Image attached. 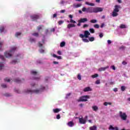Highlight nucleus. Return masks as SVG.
Instances as JSON below:
<instances>
[{
	"label": "nucleus",
	"instance_id": "19",
	"mask_svg": "<svg viewBox=\"0 0 130 130\" xmlns=\"http://www.w3.org/2000/svg\"><path fill=\"white\" fill-rule=\"evenodd\" d=\"M5 67V63L0 62V71H2L3 70V68Z\"/></svg>",
	"mask_w": 130,
	"mask_h": 130
},
{
	"label": "nucleus",
	"instance_id": "44",
	"mask_svg": "<svg viewBox=\"0 0 130 130\" xmlns=\"http://www.w3.org/2000/svg\"><path fill=\"white\" fill-rule=\"evenodd\" d=\"M4 81H5V82H10V79H8V78H5V79H4Z\"/></svg>",
	"mask_w": 130,
	"mask_h": 130
},
{
	"label": "nucleus",
	"instance_id": "1",
	"mask_svg": "<svg viewBox=\"0 0 130 130\" xmlns=\"http://www.w3.org/2000/svg\"><path fill=\"white\" fill-rule=\"evenodd\" d=\"M16 49H17V47H13L12 48H11V50H10L9 51H7L5 53V56H6V57H7V58H9V57H11L12 53H13V52H15V51H16Z\"/></svg>",
	"mask_w": 130,
	"mask_h": 130
},
{
	"label": "nucleus",
	"instance_id": "59",
	"mask_svg": "<svg viewBox=\"0 0 130 130\" xmlns=\"http://www.w3.org/2000/svg\"><path fill=\"white\" fill-rule=\"evenodd\" d=\"M66 12V10H62L60 11V13H65Z\"/></svg>",
	"mask_w": 130,
	"mask_h": 130
},
{
	"label": "nucleus",
	"instance_id": "20",
	"mask_svg": "<svg viewBox=\"0 0 130 130\" xmlns=\"http://www.w3.org/2000/svg\"><path fill=\"white\" fill-rule=\"evenodd\" d=\"M14 82L15 83H22V81H21L19 78L15 79Z\"/></svg>",
	"mask_w": 130,
	"mask_h": 130
},
{
	"label": "nucleus",
	"instance_id": "25",
	"mask_svg": "<svg viewBox=\"0 0 130 130\" xmlns=\"http://www.w3.org/2000/svg\"><path fill=\"white\" fill-rule=\"evenodd\" d=\"M85 5H87L88 6H91V7H94V6H95V5L93 3H90L89 2H85Z\"/></svg>",
	"mask_w": 130,
	"mask_h": 130
},
{
	"label": "nucleus",
	"instance_id": "37",
	"mask_svg": "<svg viewBox=\"0 0 130 130\" xmlns=\"http://www.w3.org/2000/svg\"><path fill=\"white\" fill-rule=\"evenodd\" d=\"M89 31L90 32V33H95V30L93 29V28H90L89 29Z\"/></svg>",
	"mask_w": 130,
	"mask_h": 130
},
{
	"label": "nucleus",
	"instance_id": "27",
	"mask_svg": "<svg viewBox=\"0 0 130 130\" xmlns=\"http://www.w3.org/2000/svg\"><path fill=\"white\" fill-rule=\"evenodd\" d=\"M99 76V75L98 74H95L93 75H91V78H92V79H95V78H97Z\"/></svg>",
	"mask_w": 130,
	"mask_h": 130
},
{
	"label": "nucleus",
	"instance_id": "4",
	"mask_svg": "<svg viewBox=\"0 0 130 130\" xmlns=\"http://www.w3.org/2000/svg\"><path fill=\"white\" fill-rule=\"evenodd\" d=\"M82 12H86V13H94V8L89 7L86 8L83 7L82 9Z\"/></svg>",
	"mask_w": 130,
	"mask_h": 130
},
{
	"label": "nucleus",
	"instance_id": "64",
	"mask_svg": "<svg viewBox=\"0 0 130 130\" xmlns=\"http://www.w3.org/2000/svg\"><path fill=\"white\" fill-rule=\"evenodd\" d=\"M113 130H118V127H114Z\"/></svg>",
	"mask_w": 130,
	"mask_h": 130
},
{
	"label": "nucleus",
	"instance_id": "11",
	"mask_svg": "<svg viewBox=\"0 0 130 130\" xmlns=\"http://www.w3.org/2000/svg\"><path fill=\"white\" fill-rule=\"evenodd\" d=\"M80 23H86V22H88V19L86 18H80L79 19Z\"/></svg>",
	"mask_w": 130,
	"mask_h": 130
},
{
	"label": "nucleus",
	"instance_id": "48",
	"mask_svg": "<svg viewBox=\"0 0 130 130\" xmlns=\"http://www.w3.org/2000/svg\"><path fill=\"white\" fill-rule=\"evenodd\" d=\"M109 129L113 130L114 129V127H113V126L111 125L109 126Z\"/></svg>",
	"mask_w": 130,
	"mask_h": 130
},
{
	"label": "nucleus",
	"instance_id": "2",
	"mask_svg": "<svg viewBox=\"0 0 130 130\" xmlns=\"http://www.w3.org/2000/svg\"><path fill=\"white\" fill-rule=\"evenodd\" d=\"M41 76L39 74V72L36 71H33V80H36V81H39L40 80Z\"/></svg>",
	"mask_w": 130,
	"mask_h": 130
},
{
	"label": "nucleus",
	"instance_id": "41",
	"mask_svg": "<svg viewBox=\"0 0 130 130\" xmlns=\"http://www.w3.org/2000/svg\"><path fill=\"white\" fill-rule=\"evenodd\" d=\"M39 52H40V53H44L45 50H43V49H40L39 50Z\"/></svg>",
	"mask_w": 130,
	"mask_h": 130
},
{
	"label": "nucleus",
	"instance_id": "7",
	"mask_svg": "<svg viewBox=\"0 0 130 130\" xmlns=\"http://www.w3.org/2000/svg\"><path fill=\"white\" fill-rule=\"evenodd\" d=\"M103 8L101 7H96L93 8V13H99V12H103Z\"/></svg>",
	"mask_w": 130,
	"mask_h": 130
},
{
	"label": "nucleus",
	"instance_id": "56",
	"mask_svg": "<svg viewBox=\"0 0 130 130\" xmlns=\"http://www.w3.org/2000/svg\"><path fill=\"white\" fill-rule=\"evenodd\" d=\"M122 63V64H123V66H125L126 64H127V62H126L125 61H123Z\"/></svg>",
	"mask_w": 130,
	"mask_h": 130
},
{
	"label": "nucleus",
	"instance_id": "40",
	"mask_svg": "<svg viewBox=\"0 0 130 130\" xmlns=\"http://www.w3.org/2000/svg\"><path fill=\"white\" fill-rule=\"evenodd\" d=\"M82 41H83L84 42L88 43L89 42V40L87 39H82Z\"/></svg>",
	"mask_w": 130,
	"mask_h": 130
},
{
	"label": "nucleus",
	"instance_id": "52",
	"mask_svg": "<svg viewBox=\"0 0 130 130\" xmlns=\"http://www.w3.org/2000/svg\"><path fill=\"white\" fill-rule=\"evenodd\" d=\"M12 63H13V64H15V63H17V59L12 61Z\"/></svg>",
	"mask_w": 130,
	"mask_h": 130
},
{
	"label": "nucleus",
	"instance_id": "42",
	"mask_svg": "<svg viewBox=\"0 0 130 130\" xmlns=\"http://www.w3.org/2000/svg\"><path fill=\"white\" fill-rule=\"evenodd\" d=\"M38 45L39 47H42V46H43V44H42V43H41V42H39L38 43Z\"/></svg>",
	"mask_w": 130,
	"mask_h": 130
},
{
	"label": "nucleus",
	"instance_id": "8",
	"mask_svg": "<svg viewBox=\"0 0 130 130\" xmlns=\"http://www.w3.org/2000/svg\"><path fill=\"white\" fill-rule=\"evenodd\" d=\"M120 8H121L120 7V6L119 5H115V9H114V12H117V13H118V12H119V9H120Z\"/></svg>",
	"mask_w": 130,
	"mask_h": 130
},
{
	"label": "nucleus",
	"instance_id": "16",
	"mask_svg": "<svg viewBox=\"0 0 130 130\" xmlns=\"http://www.w3.org/2000/svg\"><path fill=\"white\" fill-rule=\"evenodd\" d=\"M109 68V67L107 66L106 67H103L101 68H100L99 69V71H100V72H102L103 71H105L106 70H107V69H108Z\"/></svg>",
	"mask_w": 130,
	"mask_h": 130
},
{
	"label": "nucleus",
	"instance_id": "28",
	"mask_svg": "<svg viewBox=\"0 0 130 130\" xmlns=\"http://www.w3.org/2000/svg\"><path fill=\"white\" fill-rule=\"evenodd\" d=\"M64 45H66V42H62L60 44V47H63V46H64Z\"/></svg>",
	"mask_w": 130,
	"mask_h": 130
},
{
	"label": "nucleus",
	"instance_id": "23",
	"mask_svg": "<svg viewBox=\"0 0 130 130\" xmlns=\"http://www.w3.org/2000/svg\"><path fill=\"white\" fill-rule=\"evenodd\" d=\"M92 108L93 111H97V110H98V107H97L96 106H92Z\"/></svg>",
	"mask_w": 130,
	"mask_h": 130
},
{
	"label": "nucleus",
	"instance_id": "63",
	"mask_svg": "<svg viewBox=\"0 0 130 130\" xmlns=\"http://www.w3.org/2000/svg\"><path fill=\"white\" fill-rule=\"evenodd\" d=\"M69 17L70 18V19H73V15H69Z\"/></svg>",
	"mask_w": 130,
	"mask_h": 130
},
{
	"label": "nucleus",
	"instance_id": "31",
	"mask_svg": "<svg viewBox=\"0 0 130 130\" xmlns=\"http://www.w3.org/2000/svg\"><path fill=\"white\" fill-rule=\"evenodd\" d=\"M42 27H43V25H39L37 27V30H38L39 31V30H41V29H42Z\"/></svg>",
	"mask_w": 130,
	"mask_h": 130
},
{
	"label": "nucleus",
	"instance_id": "55",
	"mask_svg": "<svg viewBox=\"0 0 130 130\" xmlns=\"http://www.w3.org/2000/svg\"><path fill=\"white\" fill-rule=\"evenodd\" d=\"M56 118L57 119H60V115L59 114L57 115Z\"/></svg>",
	"mask_w": 130,
	"mask_h": 130
},
{
	"label": "nucleus",
	"instance_id": "61",
	"mask_svg": "<svg viewBox=\"0 0 130 130\" xmlns=\"http://www.w3.org/2000/svg\"><path fill=\"white\" fill-rule=\"evenodd\" d=\"M104 105H105V106H107V105H108V102H105Z\"/></svg>",
	"mask_w": 130,
	"mask_h": 130
},
{
	"label": "nucleus",
	"instance_id": "39",
	"mask_svg": "<svg viewBox=\"0 0 130 130\" xmlns=\"http://www.w3.org/2000/svg\"><path fill=\"white\" fill-rule=\"evenodd\" d=\"M32 92H33V91L32 90L28 89L25 92L27 93L28 94H29L30 93L31 94H32Z\"/></svg>",
	"mask_w": 130,
	"mask_h": 130
},
{
	"label": "nucleus",
	"instance_id": "60",
	"mask_svg": "<svg viewBox=\"0 0 130 130\" xmlns=\"http://www.w3.org/2000/svg\"><path fill=\"white\" fill-rule=\"evenodd\" d=\"M57 54H58L59 55H61V51H57Z\"/></svg>",
	"mask_w": 130,
	"mask_h": 130
},
{
	"label": "nucleus",
	"instance_id": "17",
	"mask_svg": "<svg viewBox=\"0 0 130 130\" xmlns=\"http://www.w3.org/2000/svg\"><path fill=\"white\" fill-rule=\"evenodd\" d=\"M74 8H80V7H82V4H74L73 5Z\"/></svg>",
	"mask_w": 130,
	"mask_h": 130
},
{
	"label": "nucleus",
	"instance_id": "49",
	"mask_svg": "<svg viewBox=\"0 0 130 130\" xmlns=\"http://www.w3.org/2000/svg\"><path fill=\"white\" fill-rule=\"evenodd\" d=\"M95 84H96V85H99V84H100V80H98L95 81Z\"/></svg>",
	"mask_w": 130,
	"mask_h": 130
},
{
	"label": "nucleus",
	"instance_id": "29",
	"mask_svg": "<svg viewBox=\"0 0 130 130\" xmlns=\"http://www.w3.org/2000/svg\"><path fill=\"white\" fill-rule=\"evenodd\" d=\"M120 28L121 29H124V28H126V26L124 24H121L120 26Z\"/></svg>",
	"mask_w": 130,
	"mask_h": 130
},
{
	"label": "nucleus",
	"instance_id": "13",
	"mask_svg": "<svg viewBox=\"0 0 130 130\" xmlns=\"http://www.w3.org/2000/svg\"><path fill=\"white\" fill-rule=\"evenodd\" d=\"M74 27H76V25L72 23H69L67 25V28H68V29H71V28H73Z\"/></svg>",
	"mask_w": 130,
	"mask_h": 130
},
{
	"label": "nucleus",
	"instance_id": "35",
	"mask_svg": "<svg viewBox=\"0 0 130 130\" xmlns=\"http://www.w3.org/2000/svg\"><path fill=\"white\" fill-rule=\"evenodd\" d=\"M93 27L96 29H99V28L100 27V25H99V24H96L93 25Z\"/></svg>",
	"mask_w": 130,
	"mask_h": 130
},
{
	"label": "nucleus",
	"instance_id": "45",
	"mask_svg": "<svg viewBox=\"0 0 130 130\" xmlns=\"http://www.w3.org/2000/svg\"><path fill=\"white\" fill-rule=\"evenodd\" d=\"M79 37H80V38H85V35H83V34H80L79 35Z\"/></svg>",
	"mask_w": 130,
	"mask_h": 130
},
{
	"label": "nucleus",
	"instance_id": "51",
	"mask_svg": "<svg viewBox=\"0 0 130 130\" xmlns=\"http://www.w3.org/2000/svg\"><path fill=\"white\" fill-rule=\"evenodd\" d=\"M119 49H122V50H124V49H125V47H124V46H121L119 48Z\"/></svg>",
	"mask_w": 130,
	"mask_h": 130
},
{
	"label": "nucleus",
	"instance_id": "54",
	"mask_svg": "<svg viewBox=\"0 0 130 130\" xmlns=\"http://www.w3.org/2000/svg\"><path fill=\"white\" fill-rule=\"evenodd\" d=\"M1 86L2 88H7V85H6V84H2Z\"/></svg>",
	"mask_w": 130,
	"mask_h": 130
},
{
	"label": "nucleus",
	"instance_id": "21",
	"mask_svg": "<svg viewBox=\"0 0 130 130\" xmlns=\"http://www.w3.org/2000/svg\"><path fill=\"white\" fill-rule=\"evenodd\" d=\"M53 57H55L56 58H58V59H61V56H57L55 54H53Z\"/></svg>",
	"mask_w": 130,
	"mask_h": 130
},
{
	"label": "nucleus",
	"instance_id": "12",
	"mask_svg": "<svg viewBox=\"0 0 130 130\" xmlns=\"http://www.w3.org/2000/svg\"><path fill=\"white\" fill-rule=\"evenodd\" d=\"M40 17L39 15L35 14L33 16V21H37V20H38L39 19Z\"/></svg>",
	"mask_w": 130,
	"mask_h": 130
},
{
	"label": "nucleus",
	"instance_id": "30",
	"mask_svg": "<svg viewBox=\"0 0 130 130\" xmlns=\"http://www.w3.org/2000/svg\"><path fill=\"white\" fill-rule=\"evenodd\" d=\"M125 89H126V87H125V86H122L121 87V91H122V92H123L124 91H125Z\"/></svg>",
	"mask_w": 130,
	"mask_h": 130
},
{
	"label": "nucleus",
	"instance_id": "43",
	"mask_svg": "<svg viewBox=\"0 0 130 130\" xmlns=\"http://www.w3.org/2000/svg\"><path fill=\"white\" fill-rule=\"evenodd\" d=\"M21 32H16V34H15V36L16 37H18V36H20V35H21Z\"/></svg>",
	"mask_w": 130,
	"mask_h": 130
},
{
	"label": "nucleus",
	"instance_id": "34",
	"mask_svg": "<svg viewBox=\"0 0 130 130\" xmlns=\"http://www.w3.org/2000/svg\"><path fill=\"white\" fill-rule=\"evenodd\" d=\"M90 23H93V24H95V23H97V20L95 19H91L90 20Z\"/></svg>",
	"mask_w": 130,
	"mask_h": 130
},
{
	"label": "nucleus",
	"instance_id": "22",
	"mask_svg": "<svg viewBox=\"0 0 130 130\" xmlns=\"http://www.w3.org/2000/svg\"><path fill=\"white\" fill-rule=\"evenodd\" d=\"M89 129L90 130H96L97 129V126H90L89 127Z\"/></svg>",
	"mask_w": 130,
	"mask_h": 130
},
{
	"label": "nucleus",
	"instance_id": "32",
	"mask_svg": "<svg viewBox=\"0 0 130 130\" xmlns=\"http://www.w3.org/2000/svg\"><path fill=\"white\" fill-rule=\"evenodd\" d=\"M4 30H5V27L4 26L0 27V32L1 33L4 32Z\"/></svg>",
	"mask_w": 130,
	"mask_h": 130
},
{
	"label": "nucleus",
	"instance_id": "5",
	"mask_svg": "<svg viewBox=\"0 0 130 130\" xmlns=\"http://www.w3.org/2000/svg\"><path fill=\"white\" fill-rule=\"evenodd\" d=\"M45 90V87L43 86H41V88L39 89H34L33 90V92L36 94H39V93H41L43 92Z\"/></svg>",
	"mask_w": 130,
	"mask_h": 130
},
{
	"label": "nucleus",
	"instance_id": "47",
	"mask_svg": "<svg viewBox=\"0 0 130 130\" xmlns=\"http://www.w3.org/2000/svg\"><path fill=\"white\" fill-rule=\"evenodd\" d=\"M87 27H89V24H84L83 26V28H87Z\"/></svg>",
	"mask_w": 130,
	"mask_h": 130
},
{
	"label": "nucleus",
	"instance_id": "53",
	"mask_svg": "<svg viewBox=\"0 0 130 130\" xmlns=\"http://www.w3.org/2000/svg\"><path fill=\"white\" fill-rule=\"evenodd\" d=\"M0 58H1V59H2V60H5V57H4V56L0 55Z\"/></svg>",
	"mask_w": 130,
	"mask_h": 130
},
{
	"label": "nucleus",
	"instance_id": "6",
	"mask_svg": "<svg viewBox=\"0 0 130 130\" xmlns=\"http://www.w3.org/2000/svg\"><path fill=\"white\" fill-rule=\"evenodd\" d=\"M119 116L122 119V120H126V118H127V115L125 113H122V112H119Z\"/></svg>",
	"mask_w": 130,
	"mask_h": 130
},
{
	"label": "nucleus",
	"instance_id": "50",
	"mask_svg": "<svg viewBox=\"0 0 130 130\" xmlns=\"http://www.w3.org/2000/svg\"><path fill=\"white\" fill-rule=\"evenodd\" d=\"M78 23L77 24V26H78L79 27H80V26H81V23L82 22H81V21H80V20H79L78 21Z\"/></svg>",
	"mask_w": 130,
	"mask_h": 130
},
{
	"label": "nucleus",
	"instance_id": "46",
	"mask_svg": "<svg viewBox=\"0 0 130 130\" xmlns=\"http://www.w3.org/2000/svg\"><path fill=\"white\" fill-rule=\"evenodd\" d=\"M70 23H73V24H76V23H77V22H76V21H75L73 19H71L70 20Z\"/></svg>",
	"mask_w": 130,
	"mask_h": 130
},
{
	"label": "nucleus",
	"instance_id": "9",
	"mask_svg": "<svg viewBox=\"0 0 130 130\" xmlns=\"http://www.w3.org/2000/svg\"><path fill=\"white\" fill-rule=\"evenodd\" d=\"M79 122L81 124H86V120L83 119V118H79Z\"/></svg>",
	"mask_w": 130,
	"mask_h": 130
},
{
	"label": "nucleus",
	"instance_id": "26",
	"mask_svg": "<svg viewBox=\"0 0 130 130\" xmlns=\"http://www.w3.org/2000/svg\"><path fill=\"white\" fill-rule=\"evenodd\" d=\"M89 41H90V42H92L95 40V38L94 37H89L88 38Z\"/></svg>",
	"mask_w": 130,
	"mask_h": 130
},
{
	"label": "nucleus",
	"instance_id": "10",
	"mask_svg": "<svg viewBox=\"0 0 130 130\" xmlns=\"http://www.w3.org/2000/svg\"><path fill=\"white\" fill-rule=\"evenodd\" d=\"M91 34H90L89 32V31L88 30H85L84 31V37H85V38H89V36Z\"/></svg>",
	"mask_w": 130,
	"mask_h": 130
},
{
	"label": "nucleus",
	"instance_id": "24",
	"mask_svg": "<svg viewBox=\"0 0 130 130\" xmlns=\"http://www.w3.org/2000/svg\"><path fill=\"white\" fill-rule=\"evenodd\" d=\"M61 109H53V112H54V113H58V112H59V111H60Z\"/></svg>",
	"mask_w": 130,
	"mask_h": 130
},
{
	"label": "nucleus",
	"instance_id": "62",
	"mask_svg": "<svg viewBox=\"0 0 130 130\" xmlns=\"http://www.w3.org/2000/svg\"><path fill=\"white\" fill-rule=\"evenodd\" d=\"M108 44H111V41L110 40H108Z\"/></svg>",
	"mask_w": 130,
	"mask_h": 130
},
{
	"label": "nucleus",
	"instance_id": "3",
	"mask_svg": "<svg viewBox=\"0 0 130 130\" xmlns=\"http://www.w3.org/2000/svg\"><path fill=\"white\" fill-rule=\"evenodd\" d=\"M88 99H90V96L83 95L81 96L77 101L78 102H86V101H88Z\"/></svg>",
	"mask_w": 130,
	"mask_h": 130
},
{
	"label": "nucleus",
	"instance_id": "36",
	"mask_svg": "<svg viewBox=\"0 0 130 130\" xmlns=\"http://www.w3.org/2000/svg\"><path fill=\"white\" fill-rule=\"evenodd\" d=\"M77 79L78 80H79L80 81H81V80H82V76H81L80 74H78L77 76Z\"/></svg>",
	"mask_w": 130,
	"mask_h": 130
},
{
	"label": "nucleus",
	"instance_id": "38",
	"mask_svg": "<svg viewBox=\"0 0 130 130\" xmlns=\"http://www.w3.org/2000/svg\"><path fill=\"white\" fill-rule=\"evenodd\" d=\"M64 21L63 20H60L58 22V25H61V24H63Z\"/></svg>",
	"mask_w": 130,
	"mask_h": 130
},
{
	"label": "nucleus",
	"instance_id": "14",
	"mask_svg": "<svg viewBox=\"0 0 130 130\" xmlns=\"http://www.w3.org/2000/svg\"><path fill=\"white\" fill-rule=\"evenodd\" d=\"M68 126H70V127H73L74 125H75V123L73 121H70L68 123Z\"/></svg>",
	"mask_w": 130,
	"mask_h": 130
},
{
	"label": "nucleus",
	"instance_id": "18",
	"mask_svg": "<svg viewBox=\"0 0 130 130\" xmlns=\"http://www.w3.org/2000/svg\"><path fill=\"white\" fill-rule=\"evenodd\" d=\"M112 16L113 17H117V16H118V13H117V12H115V11H113V13H112Z\"/></svg>",
	"mask_w": 130,
	"mask_h": 130
},
{
	"label": "nucleus",
	"instance_id": "15",
	"mask_svg": "<svg viewBox=\"0 0 130 130\" xmlns=\"http://www.w3.org/2000/svg\"><path fill=\"white\" fill-rule=\"evenodd\" d=\"M84 92H89V91H92V89L90 88L89 87H85L83 89Z\"/></svg>",
	"mask_w": 130,
	"mask_h": 130
},
{
	"label": "nucleus",
	"instance_id": "58",
	"mask_svg": "<svg viewBox=\"0 0 130 130\" xmlns=\"http://www.w3.org/2000/svg\"><path fill=\"white\" fill-rule=\"evenodd\" d=\"M99 36H100V37L101 38H102V37H103V34L102 33V32H101V33L100 34Z\"/></svg>",
	"mask_w": 130,
	"mask_h": 130
},
{
	"label": "nucleus",
	"instance_id": "57",
	"mask_svg": "<svg viewBox=\"0 0 130 130\" xmlns=\"http://www.w3.org/2000/svg\"><path fill=\"white\" fill-rule=\"evenodd\" d=\"M111 68L112 69V70H113L114 71H115V70H116L115 66H112L111 67Z\"/></svg>",
	"mask_w": 130,
	"mask_h": 130
},
{
	"label": "nucleus",
	"instance_id": "33",
	"mask_svg": "<svg viewBox=\"0 0 130 130\" xmlns=\"http://www.w3.org/2000/svg\"><path fill=\"white\" fill-rule=\"evenodd\" d=\"M33 35L35 37H39V34L38 32H35L33 34Z\"/></svg>",
	"mask_w": 130,
	"mask_h": 130
}]
</instances>
